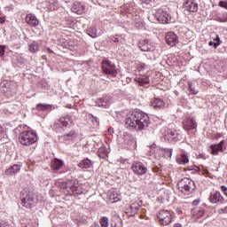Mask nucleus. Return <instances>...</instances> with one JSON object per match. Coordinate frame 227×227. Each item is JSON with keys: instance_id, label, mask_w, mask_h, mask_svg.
<instances>
[{"instance_id": "1", "label": "nucleus", "mask_w": 227, "mask_h": 227, "mask_svg": "<svg viewBox=\"0 0 227 227\" xmlns=\"http://www.w3.org/2000/svg\"><path fill=\"white\" fill-rule=\"evenodd\" d=\"M150 123L148 114L139 110L129 113L125 120V124L130 130H145Z\"/></svg>"}, {"instance_id": "2", "label": "nucleus", "mask_w": 227, "mask_h": 227, "mask_svg": "<svg viewBox=\"0 0 227 227\" xmlns=\"http://www.w3.org/2000/svg\"><path fill=\"white\" fill-rule=\"evenodd\" d=\"M19 139L20 145H23V146H31V145H35L38 141V137L32 130H27L20 133Z\"/></svg>"}, {"instance_id": "3", "label": "nucleus", "mask_w": 227, "mask_h": 227, "mask_svg": "<svg viewBox=\"0 0 227 227\" xmlns=\"http://www.w3.org/2000/svg\"><path fill=\"white\" fill-rule=\"evenodd\" d=\"M177 188L180 192H183L184 194L189 196V194H191L194 191V189H196V185L194 184V181L191 180L190 178L184 177L177 183Z\"/></svg>"}, {"instance_id": "4", "label": "nucleus", "mask_w": 227, "mask_h": 227, "mask_svg": "<svg viewBox=\"0 0 227 227\" xmlns=\"http://www.w3.org/2000/svg\"><path fill=\"white\" fill-rule=\"evenodd\" d=\"M22 205L25 208H33L38 203V198L33 192H27L23 193Z\"/></svg>"}, {"instance_id": "5", "label": "nucleus", "mask_w": 227, "mask_h": 227, "mask_svg": "<svg viewBox=\"0 0 227 227\" xmlns=\"http://www.w3.org/2000/svg\"><path fill=\"white\" fill-rule=\"evenodd\" d=\"M68 125H72V117L70 115H66L55 121L52 125V129L56 132H63Z\"/></svg>"}, {"instance_id": "6", "label": "nucleus", "mask_w": 227, "mask_h": 227, "mask_svg": "<svg viewBox=\"0 0 227 227\" xmlns=\"http://www.w3.org/2000/svg\"><path fill=\"white\" fill-rule=\"evenodd\" d=\"M102 70L104 74H106V75H112L113 77H116V74H118V71H116V66L109 60L103 61Z\"/></svg>"}, {"instance_id": "7", "label": "nucleus", "mask_w": 227, "mask_h": 227, "mask_svg": "<svg viewBox=\"0 0 227 227\" xmlns=\"http://www.w3.org/2000/svg\"><path fill=\"white\" fill-rule=\"evenodd\" d=\"M164 137L167 139V141L176 143V141H180V139H182V135H180V133H178L176 130L168 129L165 130Z\"/></svg>"}, {"instance_id": "8", "label": "nucleus", "mask_w": 227, "mask_h": 227, "mask_svg": "<svg viewBox=\"0 0 227 227\" xmlns=\"http://www.w3.org/2000/svg\"><path fill=\"white\" fill-rule=\"evenodd\" d=\"M158 219L160 221V224L162 226H168L171 224V213L168 210H160L158 214Z\"/></svg>"}, {"instance_id": "9", "label": "nucleus", "mask_w": 227, "mask_h": 227, "mask_svg": "<svg viewBox=\"0 0 227 227\" xmlns=\"http://www.w3.org/2000/svg\"><path fill=\"white\" fill-rule=\"evenodd\" d=\"M131 169L133 173H135V175H137L138 176H141V175H145L146 171H148V168H146V166H145L143 162H139V161L133 162L131 166Z\"/></svg>"}, {"instance_id": "10", "label": "nucleus", "mask_w": 227, "mask_h": 227, "mask_svg": "<svg viewBox=\"0 0 227 227\" xmlns=\"http://www.w3.org/2000/svg\"><path fill=\"white\" fill-rule=\"evenodd\" d=\"M155 17L161 24H169V22H171V16L162 10H158L155 13Z\"/></svg>"}, {"instance_id": "11", "label": "nucleus", "mask_w": 227, "mask_h": 227, "mask_svg": "<svg viewBox=\"0 0 227 227\" xmlns=\"http://www.w3.org/2000/svg\"><path fill=\"white\" fill-rule=\"evenodd\" d=\"M138 47L144 52L155 51V43L152 42V40H144L138 43Z\"/></svg>"}, {"instance_id": "12", "label": "nucleus", "mask_w": 227, "mask_h": 227, "mask_svg": "<svg viewBox=\"0 0 227 227\" xmlns=\"http://www.w3.org/2000/svg\"><path fill=\"white\" fill-rule=\"evenodd\" d=\"M165 40L168 45L170 47H175L178 43V36L174 32L167 33Z\"/></svg>"}, {"instance_id": "13", "label": "nucleus", "mask_w": 227, "mask_h": 227, "mask_svg": "<svg viewBox=\"0 0 227 227\" xmlns=\"http://www.w3.org/2000/svg\"><path fill=\"white\" fill-rule=\"evenodd\" d=\"M198 127V123L192 118H188L183 121V129L185 130H194Z\"/></svg>"}, {"instance_id": "14", "label": "nucleus", "mask_w": 227, "mask_h": 227, "mask_svg": "<svg viewBox=\"0 0 227 227\" xmlns=\"http://www.w3.org/2000/svg\"><path fill=\"white\" fill-rule=\"evenodd\" d=\"M25 22L28 24V26H31V27H36L38 24H40V21L38 20V18L35 16V14L28 13L25 18Z\"/></svg>"}, {"instance_id": "15", "label": "nucleus", "mask_w": 227, "mask_h": 227, "mask_svg": "<svg viewBox=\"0 0 227 227\" xmlns=\"http://www.w3.org/2000/svg\"><path fill=\"white\" fill-rule=\"evenodd\" d=\"M208 200L210 203H224V198H223L219 192H212Z\"/></svg>"}, {"instance_id": "16", "label": "nucleus", "mask_w": 227, "mask_h": 227, "mask_svg": "<svg viewBox=\"0 0 227 227\" xmlns=\"http://www.w3.org/2000/svg\"><path fill=\"white\" fill-rule=\"evenodd\" d=\"M184 10L190 12H198V4L194 0H187L184 3Z\"/></svg>"}, {"instance_id": "17", "label": "nucleus", "mask_w": 227, "mask_h": 227, "mask_svg": "<svg viewBox=\"0 0 227 227\" xmlns=\"http://www.w3.org/2000/svg\"><path fill=\"white\" fill-rule=\"evenodd\" d=\"M84 5L79 2H74L71 8V12H73V13H76L77 15H82L84 13Z\"/></svg>"}, {"instance_id": "18", "label": "nucleus", "mask_w": 227, "mask_h": 227, "mask_svg": "<svg viewBox=\"0 0 227 227\" xmlns=\"http://www.w3.org/2000/svg\"><path fill=\"white\" fill-rule=\"evenodd\" d=\"M139 210V204L137 203H133L130 206H129L126 208V214L129 217L134 216L135 214H137V211Z\"/></svg>"}, {"instance_id": "19", "label": "nucleus", "mask_w": 227, "mask_h": 227, "mask_svg": "<svg viewBox=\"0 0 227 227\" xmlns=\"http://www.w3.org/2000/svg\"><path fill=\"white\" fill-rule=\"evenodd\" d=\"M224 143H226V141L222 140L218 145H210L212 155H219V152H223V146L224 145Z\"/></svg>"}, {"instance_id": "20", "label": "nucleus", "mask_w": 227, "mask_h": 227, "mask_svg": "<svg viewBox=\"0 0 227 227\" xmlns=\"http://www.w3.org/2000/svg\"><path fill=\"white\" fill-rule=\"evenodd\" d=\"M19 171H20V165L14 164L5 170V175L7 176L17 175V173H19Z\"/></svg>"}, {"instance_id": "21", "label": "nucleus", "mask_w": 227, "mask_h": 227, "mask_svg": "<svg viewBox=\"0 0 227 227\" xmlns=\"http://www.w3.org/2000/svg\"><path fill=\"white\" fill-rule=\"evenodd\" d=\"M151 106L154 109H162V107L165 106V103L164 100L160 98H154L153 101H151Z\"/></svg>"}, {"instance_id": "22", "label": "nucleus", "mask_w": 227, "mask_h": 227, "mask_svg": "<svg viewBox=\"0 0 227 227\" xmlns=\"http://www.w3.org/2000/svg\"><path fill=\"white\" fill-rule=\"evenodd\" d=\"M134 138L132 137V136L129 133H124L122 135V137H121V143H122L123 145H131L132 144V140Z\"/></svg>"}, {"instance_id": "23", "label": "nucleus", "mask_w": 227, "mask_h": 227, "mask_svg": "<svg viewBox=\"0 0 227 227\" xmlns=\"http://www.w3.org/2000/svg\"><path fill=\"white\" fill-rule=\"evenodd\" d=\"M63 164H64L63 160L59 159H53L51 161V168L55 171H58V169H61V168H63Z\"/></svg>"}, {"instance_id": "24", "label": "nucleus", "mask_w": 227, "mask_h": 227, "mask_svg": "<svg viewBox=\"0 0 227 227\" xmlns=\"http://www.w3.org/2000/svg\"><path fill=\"white\" fill-rule=\"evenodd\" d=\"M48 10L50 12H54L59 8V4H58V0H48Z\"/></svg>"}, {"instance_id": "25", "label": "nucleus", "mask_w": 227, "mask_h": 227, "mask_svg": "<svg viewBox=\"0 0 227 227\" xmlns=\"http://www.w3.org/2000/svg\"><path fill=\"white\" fill-rule=\"evenodd\" d=\"M36 111H52V106L47 104L39 103L36 107Z\"/></svg>"}, {"instance_id": "26", "label": "nucleus", "mask_w": 227, "mask_h": 227, "mask_svg": "<svg viewBox=\"0 0 227 227\" xmlns=\"http://www.w3.org/2000/svg\"><path fill=\"white\" fill-rule=\"evenodd\" d=\"M29 52H38L40 51V44L37 42H33L28 45Z\"/></svg>"}, {"instance_id": "27", "label": "nucleus", "mask_w": 227, "mask_h": 227, "mask_svg": "<svg viewBox=\"0 0 227 227\" xmlns=\"http://www.w3.org/2000/svg\"><path fill=\"white\" fill-rule=\"evenodd\" d=\"M78 166L82 169H88V168H91V160H90L89 159H85L82 160Z\"/></svg>"}, {"instance_id": "28", "label": "nucleus", "mask_w": 227, "mask_h": 227, "mask_svg": "<svg viewBox=\"0 0 227 227\" xmlns=\"http://www.w3.org/2000/svg\"><path fill=\"white\" fill-rule=\"evenodd\" d=\"M87 35L91 38H97V27H90L87 29Z\"/></svg>"}, {"instance_id": "29", "label": "nucleus", "mask_w": 227, "mask_h": 227, "mask_svg": "<svg viewBox=\"0 0 227 227\" xmlns=\"http://www.w3.org/2000/svg\"><path fill=\"white\" fill-rule=\"evenodd\" d=\"M178 164H187L189 162V158L185 154H181L177 158Z\"/></svg>"}, {"instance_id": "30", "label": "nucleus", "mask_w": 227, "mask_h": 227, "mask_svg": "<svg viewBox=\"0 0 227 227\" xmlns=\"http://www.w3.org/2000/svg\"><path fill=\"white\" fill-rule=\"evenodd\" d=\"M193 213L196 217H203V215H205V209L202 207H196Z\"/></svg>"}, {"instance_id": "31", "label": "nucleus", "mask_w": 227, "mask_h": 227, "mask_svg": "<svg viewBox=\"0 0 227 227\" xmlns=\"http://www.w3.org/2000/svg\"><path fill=\"white\" fill-rule=\"evenodd\" d=\"M65 141H72V139H75V131L71 130L67 135L64 136Z\"/></svg>"}, {"instance_id": "32", "label": "nucleus", "mask_w": 227, "mask_h": 227, "mask_svg": "<svg viewBox=\"0 0 227 227\" xmlns=\"http://www.w3.org/2000/svg\"><path fill=\"white\" fill-rule=\"evenodd\" d=\"M98 154L100 159H106L107 156V151H106V147H100L98 151Z\"/></svg>"}, {"instance_id": "33", "label": "nucleus", "mask_w": 227, "mask_h": 227, "mask_svg": "<svg viewBox=\"0 0 227 227\" xmlns=\"http://www.w3.org/2000/svg\"><path fill=\"white\" fill-rule=\"evenodd\" d=\"M101 104H99V106H101L102 107H109V106H111V100L109 98H105L103 99H100Z\"/></svg>"}, {"instance_id": "34", "label": "nucleus", "mask_w": 227, "mask_h": 227, "mask_svg": "<svg viewBox=\"0 0 227 227\" xmlns=\"http://www.w3.org/2000/svg\"><path fill=\"white\" fill-rule=\"evenodd\" d=\"M137 82H138L139 86H146V84H149L150 80L148 78H138L137 79Z\"/></svg>"}, {"instance_id": "35", "label": "nucleus", "mask_w": 227, "mask_h": 227, "mask_svg": "<svg viewBox=\"0 0 227 227\" xmlns=\"http://www.w3.org/2000/svg\"><path fill=\"white\" fill-rule=\"evenodd\" d=\"M163 153V157H165V159H171V155H173V151L171 149H165L161 151Z\"/></svg>"}, {"instance_id": "36", "label": "nucleus", "mask_w": 227, "mask_h": 227, "mask_svg": "<svg viewBox=\"0 0 227 227\" xmlns=\"http://www.w3.org/2000/svg\"><path fill=\"white\" fill-rule=\"evenodd\" d=\"M99 223L101 227H109V218L107 216L102 217Z\"/></svg>"}, {"instance_id": "37", "label": "nucleus", "mask_w": 227, "mask_h": 227, "mask_svg": "<svg viewBox=\"0 0 227 227\" xmlns=\"http://www.w3.org/2000/svg\"><path fill=\"white\" fill-rule=\"evenodd\" d=\"M208 45H209V46L214 45L215 49L218 45H221V43H220V40H219V35H216V42H215V43L210 41V42L208 43Z\"/></svg>"}, {"instance_id": "38", "label": "nucleus", "mask_w": 227, "mask_h": 227, "mask_svg": "<svg viewBox=\"0 0 227 227\" xmlns=\"http://www.w3.org/2000/svg\"><path fill=\"white\" fill-rule=\"evenodd\" d=\"M188 86H189V90H190V92L192 93V95H198V93L200 91L196 90V89L192 86V83L188 84Z\"/></svg>"}, {"instance_id": "39", "label": "nucleus", "mask_w": 227, "mask_h": 227, "mask_svg": "<svg viewBox=\"0 0 227 227\" xmlns=\"http://www.w3.org/2000/svg\"><path fill=\"white\" fill-rule=\"evenodd\" d=\"M157 150V145L153 144V145L149 146V155H153Z\"/></svg>"}, {"instance_id": "40", "label": "nucleus", "mask_w": 227, "mask_h": 227, "mask_svg": "<svg viewBox=\"0 0 227 227\" xmlns=\"http://www.w3.org/2000/svg\"><path fill=\"white\" fill-rule=\"evenodd\" d=\"M218 5L221 6L222 8H225V10H227V1H220Z\"/></svg>"}, {"instance_id": "41", "label": "nucleus", "mask_w": 227, "mask_h": 227, "mask_svg": "<svg viewBox=\"0 0 227 227\" xmlns=\"http://www.w3.org/2000/svg\"><path fill=\"white\" fill-rule=\"evenodd\" d=\"M4 45H0V56H4V51H5Z\"/></svg>"}, {"instance_id": "42", "label": "nucleus", "mask_w": 227, "mask_h": 227, "mask_svg": "<svg viewBox=\"0 0 227 227\" xmlns=\"http://www.w3.org/2000/svg\"><path fill=\"white\" fill-rule=\"evenodd\" d=\"M8 86V82H3L0 83V90H3V88H6Z\"/></svg>"}, {"instance_id": "43", "label": "nucleus", "mask_w": 227, "mask_h": 227, "mask_svg": "<svg viewBox=\"0 0 227 227\" xmlns=\"http://www.w3.org/2000/svg\"><path fill=\"white\" fill-rule=\"evenodd\" d=\"M221 189H222L223 194L227 197V187L224 186V185H223V186L221 187Z\"/></svg>"}, {"instance_id": "44", "label": "nucleus", "mask_w": 227, "mask_h": 227, "mask_svg": "<svg viewBox=\"0 0 227 227\" xmlns=\"http://www.w3.org/2000/svg\"><path fill=\"white\" fill-rule=\"evenodd\" d=\"M4 157V152L0 150V162H3Z\"/></svg>"}, {"instance_id": "45", "label": "nucleus", "mask_w": 227, "mask_h": 227, "mask_svg": "<svg viewBox=\"0 0 227 227\" xmlns=\"http://www.w3.org/2000/svg\"><path fill=\"white\" fill-rule=\"evenodd\" d=\"M0 227H8V224L4 221L0 220Z\"/></svg>"}, {"instance_id": "46", "label": "nucleus", "mask_w": 227, "mask_h": 227, "mask_svg": "<svg viewBox=\"0 0 227 227\" xmlns=\"http://www.w3.org/2000/svg\"><path fill=\"white\" fill-rule=\"evenodd\" d=\"M144 4H150L153 0H141Z\"/></svg>"}, {"instance_id": "47", "label": "nucleus", "mask_w": 227, "mask_h": 227, "mask_svg": "<svg viewBox=\"0 0 227 227\" xmlns=\"http://www.w3.org/2000/svg\"><path fill=\"white\" fill-rule=\"evenodd\" d=\"M218 22H227V18H218Z\"/></svg>"}, {"instance_id": "48", "label": "nucleus", "mask_w": 227, "mask_h": 227, "mask_svg": "<svg viewBox=\"0 0 227 227\" xmlns=\"http://www.w3.org/2000/svg\"><path fill=\"white\" fill-rule=\"evenodd\" d=\"M92 118H93V120H94V121H95L96 125H99L98 118L94 117V116H92Z\"/></svg>"}, {"instance_id": "49", "label": "nucleus", "mask_w": 227, "mask_h": 227, "mask_svg": "<svg viewBox=\"0 0 227 227\" xmlns=\"http://www.w3.org/2000/svg\"><path fill=\"white\" fill-rule=\"evenodd\" d=\"M192 205H194L195 207H196L197 205H200V200H193Z\"/></svg>"}, {"instance_id": "50", "label": "nucleus", "mask_w": 227, "mask_h": 227, "mask_svg": "<svg viewBox=\"0 0 227 227\" xmlns=\"http://www.w3.org/2000/svg\"><path fill=\"white\" fill-rule=\"evenodd\" d=\"M69 184H72V185H76L77 184V181H69Z\"/></svg>"}, {"instance_id": "51", "label": "nucleus", "mask_w": 227, "mask_h": 227, "mask_svg": "<svg viewBox=\"0 0 227 227\" xmlns=\"http://www.w3.org/2000/svg\"><path fill=\"white\" fill-rule=\"evenodd\" d=\"M111 40H112V42H114V43L118 42V38H116V37H112Z\"/></svg>"}, {"instance_id": "52", "label": "nucleus", "mask_w": 227, "mask_h": 227, "mask_svg": "<svg viewBox=\"0 0 227 227\" xmlns=\"http://www.w3.org/2000/svg\"><path fill=\"white\" fill-rule=\"evenodd\" d=\"M4 18L0 17V24H4Z\"/></svg>"}, {"instance_id": "53", "label": "nucleus", "mask_w": 227, "mask_h": 227, "mask_svg": "<svg viewBox=\"0 0 227 227\" xmlns=\"http://www.w3.org/2000/svg\"><path fill=\"white\" fill-rule=\"evenodd\" d=\"M3 132H4V129L1 127L0 125V134H3Z\"/></svg>"}, {"instance_id": "54", "label": "nucleus", "mask_w": 227, "mask_h": 227, "mask_svg": "<svg viewBox=\"0 0 227 227\" xmlns=\"http://www.w3.org/2000/svg\"><path fill=\"white\" fill-rule=\"evenodd\" d=\"M222 212L227 213V207H225L223 209H222Z\"/></svg>"}, {"instance_id": "55", "label": "nucleus", "mask_w": 227, "mask_h": 227, "mask_svg": "<svg viewBox=\"0 0 227 227\" xmlns=\"http://www.w3.org/2000/svg\"><path fill=\"white\" fill-rule=\"evenodd\" d=\"M174 227H182V224H180V223H176V224L174 225Z\"/></svg>"}, {"instance_id": "56", "label": "nucleus", "mask_w": 227, "mask_h": 227, "mask_svg": "<svg viewBox=\"0 0 227 227\" xmlns=\"http://www.w3.org/2000/svg\"><path fill=\"white\" fill-rule=\"evenodd\" d=\"M48 52H53L52 50H51V48H47Z\"/></svg>"}, {"instance_id": "57", "label": "nucleus", "mask_w": 227, "mask_h": 227, "mask_svg": "<svg viewBox=\"0 0 227 227\" xmlns=\"http://www.w3.org/2000/svg\"><path fill=\"white\" fill-rule=\"evenodd\" d=\"M2 91H4V93H6V91H8L6 89H3Z\"/></svg>"}, {"instance_id": "58", "label": "nucleus", "mask_w": 227, "mask_h": 227, "mask_svg": "<svg viewBox=\"0 0 227 227\" xmlns=\"http://www.w3.org/2000/svg\"><path fill=\"white\" fill-rule=\"evenodd\" d=\"M67 107L72 108V105H68Z\"/></svg>"}]
</instances>
